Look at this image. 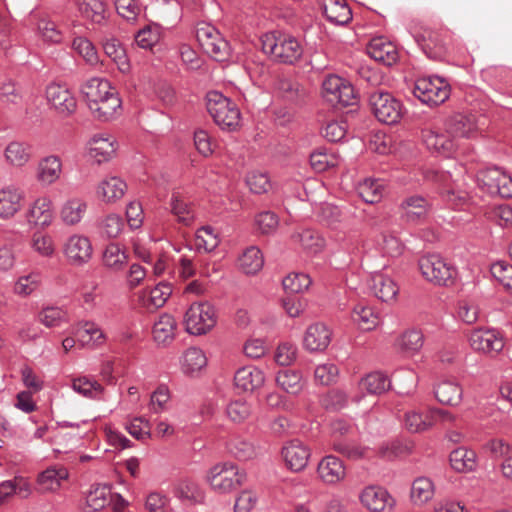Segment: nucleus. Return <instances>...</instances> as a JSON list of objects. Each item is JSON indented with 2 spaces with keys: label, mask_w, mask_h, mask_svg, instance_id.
<instances>
[{
  "label": "nucleus",
  "mask_w": 512,
  "mask_h": 512,
  "mask_svg": "<svg viewBox=\"0 0 512 512\" xmlns=\"http://www.w3.org/2000/svg\"><path fill=\"white\" fill-rule=\"evenodd\" d=\"M261 44L265 54L283 64H294L303 54V47L299 40L287 33H266L261 38Z\"/></svg>",
  "instance_id": "nucleus-1"
},
{
  "label": "nucleus",
  "mask_w": 512,
  "mask_h": 512,
  "mask_svg": "<svg viewBox=\"0 0 512 512\" xmlns=\"http://www.w3.org/2000/svg\"><path fill=\"white\" fill-rule=\"evenodd\" d=\"M206 107L214 122L222 129L235 131L241 120L237 105L221 92L213 90L206 94Z\"/></svg>",
  "instance_id": "nucleus-2"
},
{
  "label": "nucleus",
  "mask_w": 512,
  "mask_h": 512,
  "mask_svg": "<svg viewBox=\"0 0 512 512\" xmlns=\"http://www.w3.org/2000/svg\"><path fill=\"white\" fill-rule=\"evenodd\" d=\"M246 479V473L233 463H220L212 467L207 474V481L213 490L228 493L238 488Z\"/></svg>",
  "instance_id": "nucleus-3"
},
{
  "label": "nucleus",
  "mask_w": 512,
  "mask_h": 512,
  "mask_svg": "<svg viewBox=\"0 0 512 512\" xmlns=\"http://www.w3.org/2000/svg\"><path fill=\"white\" fill-rule=\"evenodd\" d=\"M369 104L375 117L382 123L393 125L403 116V106L389 92L374 90L369 94Z\"/></svg>",
  "instance_id": "nucleus-4"
},
{
  "label": "nucleus",
  "mask_w": 512,
  "mask_h": 512,
  "mask_svg": "<svg viewBox=\"0 0 512 512\" xmlns=\"http://www.w3.org/2000/svg\"><path fill=\"white\" fill-rule=\"evenodd\" d=\"M413 94L422 103L437 106L449 98L450 87L438 76L420 77L415 81Z\"/></svg>",
  "instance_id": "nucleus-5"
},
{
  "label": "nucleus",
  "mask_w": 512,
  "mask_h": 512,
  "mask_svg": "<svg viewBox=\"0 0 512 512\" xmlns=\"http://www.w3.org/2000/svg\"><path fill=\"white\" fill-rule=\"evenodd\" d=\"M216 324L214 307L208 302L193 303L185 313L184 326L191 335H204Z\"/></svg>",
  "instance_id": "nucleus-6"
},
{
  "label": "nucleus",
  "mask_w": 512,
  "mask_h": 512,
  "mask_svg": "<svg viewBox=\"0 0 512 512\" xmlns=\"http://www.w3.org/2000/svg\"><path fill=\"white\" fill-rule=\"evenodd\" d=\"M322 97L332 106H350L356 103L353 86L337 75H328L322 82Z\"/></svg>",
  "instance_id": "nucleus-7"
},
{
  "label": "nucleus",
  "mask_w": 512,
  "mask_h": 512,
  "mask_svg": "<svg viewBox=\"0 0 512 512\" xmlns=\"http://www.w3.org/2000/svg\"><path fill=\"white\" fill-rule=\"evenodd\" d=\"M422 142L427 151L436 157L451 158L458 149L457 141L446 132V128H425L421 131Z\"/></svg>",
  "instance_id": "nucleus-8"
},
{
  "label": "nucleus",
  "mask_w": 512,
  "mask_h": 512,
  "mask_svg": "<svg viewBox=\"0 0 512 512\" xmlns=\"http://www.w3.org/2000/svg\"><path fill=\"white\" fill-rule=\"evenodd\" d=\"M195 35L203 51L217 61L224 60L228 55V43L213 25L206 22L198 23Z\"/></svg>",
  "instance_id": "nucleus-9"
},
{
  "label": "nucleus",
  "mask_w": 512,
  "mask_h": 512,
  "mask_svg": "<svg viewBox=\"0 0 512 512\" xmlns=\"http://www.w3.org/2000/svg\"><path fill=\"white\" fill-rule=\"evenodd\" d=\"M477 182L490 195L512 198V177L498 167L480 170L477 174Z\"/></svg>",
  "instance_id": "nucleus-10"
},
{
  "label": "nucleus",
  "mask_w": 512,
  "mask_h": 512,
  "mask_svg": "<svg viewBox=\"0 0 512 512\" xmlns=\"http://www.w3.org/2000/svg\"><path fill=\"white\" fill-rule=\"evenodd\" d=\"M418 265L422 276L427 281L438 285H447L456 273L455 268L437 254L422 256Z\"/></svg>",
  "instance_id": "nucleus-11"
},
{
  "label": "nucleus",
  "mask_w": 512,
  "mask_h": 512,
  "mask_svg": "<svg viewBox=\"0 0 512 512\" xmlns=\"http://www.w3.org/2000/svg\"><path fill=\"white\" fill-rule=\"evenodd\" d=\"M62 251L68 263L73 266H83L90 261L93 255L90 239L78 233L67 237L63 243Z\"/></svg>",
  "instance_id": "nucleus-12"
},
{
  "label": "nucleus",
  "mask_w": 512,
  "mask_h": 512,
  "mask_svg": "<svg viewBox=\"0 0 512 512\" xmlns=\"http://www.w3.org/2000/svg\"><path fill=\"white\" fill-rule=\"evenodd\" d=\"M45 97L49 106L63 117L74 114L77 109V100L65 85L50 83L45 89Z\"/></svg>",
  "instance_id": "nucleus-13"
},
{
  "label": "nucleus",
  "mask_w": 512,
  "mask_h": 512,
  "mask_svg": "<svg viewBox=\"0 0 512 512\" xmlns=\"http://www.w3.org/2000/svg\"><path fill=\"white\" fill-rule=\"evenodd\" d=\"M436 180L443 183L442 198L453 209L463 207L469 200V193L464 188V179L455 178L450 172H442Z\"/></svg>",
  "instance_id": "nucleus-14"
},
{
  "label": "nucleus",
  "mask_w": 512,
  "mask_h": 512,
  "mask_svg": "<svg viewBox=\"0 0 512 512\" xmlns=\"http://www.w3.org/2000/svg\"><path fill=\"white\" fill-rule=\"evenodd\" d=\"M444 127L456 141L458 138H473L480 130L478 117L471 113H455L449 116L444 122Z\"/></svg>",
  "instance_id": "nucleus-15"
},
{
  "label": "nucleus",
  "mask_w": 512,
  "mask_h": 512,
  "mask_svg": "<svg viewBox=\"0 0 512 512\" xmlns=\"http://www.w3.org/2000/svg\"><path fill=\"white\" fill-rule=\"evenodd\" d=\"M117 148L116 138L107 132L94 134L86 145L88 156L98 164L109 161Z\"/></svg>",
  "instance_id": "nucleus-16"
},
{
  "label": "nucleus",
  "mask_w": 512,
  "mask_h": 512,
  "mask_svg": "<svg viewBox=\"0 0 512 512\" xmlns=\"http://www.w3.org/2000/svg\"><path fill=\"white\" fill-rule=\"evenodd\" d=\"M361 504L371 512H391L395 500L389 492L380 486H368L360 494Z\"/></svg>",
  "instance_id": "nucleus-17"
},
{
  "label": "nucleus",
  "mask_w": 512,
  "mask_h": 512,
  "mask_svg": "<svg viewBox=\"0 0 512 512\" xmlns=\"http://www.w3.org/2000/svg\"><path fill=\"white\" fill-rule=\"evenodd\" d=\"M25 218L29 225L47 228L54 221L53 202L48 196L36 198L28 207Z\"/></svg>",
  "instance_id": "nucleus-18"
},
{
  "label": "nucleus",
  "mask_w": 512,
  "mask_h": 512,
  "mask_svg": "<svg viewBox=\"0 0 512 512\" xmlns=\"http://www.w3.org/2000/svg\"><path fill=\"white\" fill-rule=\"evenodd\" d=\"M473 350L486 354L498 353L504 347L501 333L495 329H475L469 336Z\"/></svg>",
  "instance_id": "nucleus-19"
},
{
  "label": "nucleus",
  "mask_w": 512,
  "mask_h": 512,
  "mask_svg": "<svg viewBox=\"0 0 512 512\" xmlns=\"http://www.w3.org/2000/svg\"><path fill=\"white\" fill-rule=\"evenodd\" d=\"M399 208L404 221L419 223L427 218L432 203L421 195H411L402 200Z\"/></svg>",
  "instance_id": "nucleus-20"
},
{
  "label": "nucleus",
  "mask_w": 512,
  "mask_h": 512,
  "mask_svg": "<svg viewBox=\"0 0 512 512\" xmlns=\"http://www.w3.org/2000/svg\"><path fill=\"white\" fill-rule=\"evenodd\" d=\"M25 194L22 189L14 185H7L0 189V218L9 220L23 207Z\"/></svg>",
  "instance_id": "nucleus-21"
},
{
  "label": "nucleus",
  "mask_w": 512,
  "mask_h": 512,
  "mask_svg": "<svg viewBox=\"0 0 512 512\" xmlns=\"http://www.w3.org/2000/svg\"><path fill=\"white\" fill-rule=\"evenodd\" d=\"M317 475L326 485H336L345 479L346 467L338 457L327 455L318 463Z\"/></svg>",
  "instance_id": "nucleus-22"
},
{
  "label": "nucleus",
  "mask_w": 512,
  "mask_h": 512,
  "mask_svg": "<svg viewBox=\"0 0 512 512\" xmlns=\"http://www.w3.org/2000/svg\"><path fill=\"white\" fill-rule=\"evenodd\" d=\"M282 456L287 467L298 472L307 466L311 451L301 441L292 440L282 448Z\"/></svg>",
  "instance_id": "nucleus-23"
},
{
  "label": "nucleus",
  "mask_w": 512,
  "mask_h": 512,
  "mask_svg": "<svg viewBox=\"0 0 512 512\" xmlns=\"http://www.w3.org/2000/svg\"><path fill=\"white\" fill-rule=\"evenodd\" d=\"M82 94L86 100L87 106L93 102L98 103V97L101 101H109L112 97H119L117 90L111 86L110 82L102 78H92L82 86Z\"/></svg>",
  "instance_id": "nucleus-24"
},
{
  "label": "nucleus",
  "mask_w": 512,
  "mask_h": 512,
  "mask_svg": "<svg viewBox=\"0 0 512 512\" xmlns=\"http://www.w3.org/2000/svg\"><path fill=\"white\" fill-rule=\"evenodd\" d=\"M178 324L175 318L169 314L160 315L152 327V336L158 346L170 345L176 336Z\"/></svg>",
  "instance_id": "nucleus-25"
},
{
  "label": "nucleus",
  "mask_w": 512,
  "mask_h": 512,
  "mask_svg": "<svg viewBox=\"0 0 512 512\" xmlns=\"http://www.w3.org/2000/svg\"><path fill=\"white\" fill-rule=\"evenodd\" d=\"M371 289L383 302L394 301L399 293L396 281L387 273L377 271L371 275Z\"/></svg>",
  "instance_id": "nucleus-26"
},
{
  "label": "nucleus",
  "mask_w": 512,
  "mask_h": 512,
  "mask_svg": "<svg viewBox=\"0 0 512 512\" xmlns=\"http://www.w3.org/2000/svg\"><path fill=\"white\" fill-rule=\"evenodd\" d=\"M331 331L322 323L310 325L304 335L303 345L311 352L324 351L331 342Z\"/></svg>",
  "instance_id": "nucleus-27"
},
{
  "label": "nucleus",
  "mask_w": 512,
  "mask_h": 512,
  "mask_svg": "<svg viewBox=\"0 0 512 512\" xmlns=\"http://www.w3.org/2000/svg\"><path fill=\"white\" fill-rule=\"evenodd\" d=\"M71 334L76 337L82 346H100L106 340V336L101 328L91 321L77 323L72 328Z\"/></svg>",
  "instance_id": "nucleus-28"
},
{
  "label": "nucleus",
  "mask_w": 512,
  "mask_h": 512,
  "mask_svg": "<svg viewBox=\"0 0 512 512\" xmlns=\"http://www.w3.org/2000/svg\"><path fill=\"white\" fill-rule=\"evenodd\" d=\"M71 388L77 394L96 401L106 400V389L95 378L83 375L72 379Z\"/></svg>",
  "instance_id": "nucleus-29"
},
{
  "label": "nucleus",
  "mask_w": 512,
  "mask_h": 512,
  "mask_svg": "<svg viewBox=\"0 0 512 512\" xmlns=\"http://www.w3.org/2000/svg\"><path fill=\"white\" fill-rule=\"evenodd\" d=\"M32 158L31 145L28 142L13 140L4 149L5 162L15 168L24 167Z\"/></svg>",
  "instance_id": "nucleus-30"
},
{
  "label": "nucleus",
  "mask_w": 512,
  "mask_h": 512,
  "mask_svg": "<svg viewBox=\"0 0 512 512\" xmlns=\"http://www.w3.org/2000/svg\"><path fill=\"white\" fill-rule=\"evenodd\" d=\"M291 239L308 255H316L325 247L324 238L317 231L309 228L295 231Z\"/></svg>",
  "instance_id": "nucleus-31"
},
{
  "label": "nucleus",
  "mask_w": 512,
  "mask_h": 512,
  "mask_svg": "<svg viewBox=\"0 0 512 512\" xmlns=\"http://www.w3.org/2000/svg\"><path fill=\"white\" fill-rule=\"evenodd\" d=\"M265 381L264 373L255 366L239 368L234 376L235 386L245 392L260 388Z\"/></svg>",
  "instance_id": "nucleus-32"
},
{
  "label": "nucleus",
  "mask_w": 512,
  "mask_h": 512,
  "mask_svg": "<svg viewBox=\"0 0 512 512\" xmlns=\"http://www.w3.org/2000/svg\"><path fill=\"white\" fill-rule=\"evenodd\" d=\"M449 462L456 472H474L478 467V456L474 450L462 446L450 452Z\"/></svg>",
  "instance_id": "nucleus-33"
},
{
  "label": "nucleus",
  "mask_w": 512,
  "mask_h": 512,
  "mask_svg": "<svg viewBox=\"0 0 512 512\" xmlns=\"http://www.w3.org/2000/svg\"><path fill=\"white\" fill-rule=\"evenodd\" d=\"M62 174V161L57 155L42 158L37 167V180L46 186L58 181Z\"/></svg>",
  "instance_id": "nucleus-34"
},
{
  "label": "nucleus",
  "mask_w": 512,
  "mask_h": 512,
  "mask_svg": "<svg viewBox=\"0 0 512 512\" xmlns=\"http://www.w3.org/2000/svg\"><path fill=\"white\" fill-rule=\"evenodd\" d=\"M171 294V285L167 282H160L151 289L142 290L139 293V301L147 309H157L166 303Z\"/></svg>",
  "instance_id": "nucleus-35"
},
{
  "label": "nucleus",
  "mask_w": 512,
  "mask_h": 512,
  "mask_svg": "<svg viewBox=\"0 0 512 512\" xmlns=\"http://www.w3.org/2000/svg\"><path fill=\"white\" fill-rule=\"evenodd\" d=\"M88 208L87 202L80 197L67 199L60 208V219L67 226L79 224Z\"/></svg>",
  "instance_id": "nucleus-36"
},
{
  "label": "nucleus",
  "mask_w": 512,
  "mask_h": 512,
  "mask_svg": "<svg viewBox=\"0 0 512 512\" xmlns=\"http://www.w3.org/2000/svg\"><path fill=\"white\" fill-rule=\"evenodd\" d=\"M206 366L207 357L198 347H189L180 358L181 371L188 376H197Z\"/></svg>",
  "instance_id": "nucleus-37"
},
{
  "label": "nucleus",
  "mask_w": 512,
  "mask_h": 512,
  "mask_svg": "<svg viewBox=\"0 0 512 512\" xmlns=\"http://www.w3.org/2000/svg\"><path fill=\"white\" fill-rule=\"evenodd\" d=\"M127 190L125 181L117 176L104 178L98 185L97 195L106 203L121 199Z\"/></svg>",
  "instance_id": "nucleus-38"
},
{
  "label": "nucleus",
  "mask_w": 512,
  "mask_h": 512,
  "mask_svg": "<svg viewBox=\"0 0 512 512\" xmlns=\"http://www.w3.org/2000/svg\"><path fill=\"white\" fill-rule=\"evenodd\" d=\"M77 11L84 19L102 24L106 20V3L104 0H73Z\"/></svg>",
  "instance_id": "nucleus-39"
},
{
  "label": "nucleus",
  "mask_w": 512,
  "mask_h": 512,
  "mask_svg": "<svg viewBox=\"0 0 512 512\" xmlns=\"http://www.w3.org/2000/svg\"><path fill=\"white\" fill-rule=\"evenodd\" d=\"M367 54L377 62L385 65H392L397 60V52L390 42H386L382 38L371 40L367 46Z\"/></svg>",
  "instance_id": "nucleus-40"
},
{
  "label": "nucleus",
  "mask_w": 512,
  "mask_h": 512,
  "mask_svg": "<svg viewBox=\"0 0 512 512\" xmlns=\"http://www.w3.org/2000/svg\"><path fill=\"white\" fill-rule=\"evenodd\" d=\"M434 393L440 403L457 406L462 401L463 389L455 380H443L437 384Z\"/></svg>",
  "instance_id": "nucleus-41"
},
{
  "label": "nucleus",
  "mask_w": 512,
  "mask_h": 512,
  "mask_svg": "<svg viewBox=\"0 0 512 512\" xmlns=\"http://www.w3.org/2000/svg\"><path fill=\"white\" fill-rule=\"evenodd\" d=\"M93 117L99 121H110L121 114L122 101L120 97H112L109 101H101L98 97L97 102H93L88 107Z\"/></svg>",
  "instance_id": "nucleus-42"
},
{
  "label": "nucleus",
  "mask_w": 512,
  "mask_h": 512,
  "mask_svg": "<svg viewBox=\"0 0 512 512\" xmlns=\"http://www.w3.org/2000/svg\"><path fill=\"white\" fill-rule=\"evenodd\" d=\"M351 318L353 322L364 331L374 329L380 322L379 314L372 306L364 302H360L354 306L351 312Z\"/></svg>",
  "instance_id": "nucleus-43"
},
{
  "label": "nucleus",
  "mask_w": 512,
  "mask_h": 512,
  "mask_svg": "<svg viewBox=\"0 0 512 512\" xmlns=\"http://www.w3.org/2000/svg\"><path fill=\"white\" fill-rule=\"evenodd\" d=\"M227 449L231 455L242 461L253 459L259 454V447L241 436L232 437L227 443Z\"/></svg>",
  "instance_id": "nucleus-44"
},
{
  "label": "nucleus",
  "mask_w": 512,
  "mask_h": 512,
  "mask_svg": "<svg viewBox=\"0 0 512 512\" xmlns=\"http://www.w3.org/2000/svg\"><path fill=\"white\" fill-rule=\"evenodd\" d=\"M391 387V381L381 372H372L361 378L358 383V389L361 393L366 392L371 395H379L386 392Z\"/></svg>",
  "instance_id": "nucleus-45"
},
{
  "label": "nucleus",
  "mask_w": 512,
  "mask_h": 512,
  "mask_svg": "<svg viewBox=\"0 0 512 512\" xmlns=\"http://www.w3.org/2000/svg\"><path fill=\"white\" fill-rule=\"evenodd\" d=\"M68 478L63 466H51L38 476V485L43 492H53L60 488L61 482Z\"/></svg>",
  "instance_id": "nucleus-46"
},
{
  "label": "nucleus",
  "mask_w": 512,
  "mask_h": 512,
  "mask_svg": "<svg viewBox=\"0 0 512 512\" xmlns=\"http://www.w3.org/2000/svg\"><path fill=\"white\" fill-rule=\"evenodd\" d=\"M264 265L261 250L256 246L246 248L238 258L239 269L247 275L259 272Z\"/></svg>",
  "instance_id": "nucleus-47"
},
{
  "label": "nucleus",
  "mask_w": 512,
  "mask_h": 512,
  "mask_svg": "<svg viewBox=\"0 0 512 512\" xmlns=\"http://www.w3.org/2000/svg\"><path fill=\"white\" fill-rule=\"evenodd\" d=\"M103 49L105 54L117 65L121 72L129 71L130 63L126 51L118 39H106L103 42Z\"/></svg>",
  "instance_id": "nucleus-48"
},
{
  "label": "nucleus",
  "mask_w": 512,
  "mask_h": 512,
  "mask_svg": "<svg viewBox=\"0 0 512 512\" xmlns=\"http://www.w3.org/2000/svg\"><path fill=\"white\" fill-rule=\"evenodd\" d=\"M170 210L178 222L185 226L191 225L195 219L192 207L184 202L179 191H173L171 194Z\"/></svg>",
  "instance_id": "nucleus-49"
},
{
  "label": "nucleus",
  "mask_w": 512,
  "mask_h": 512,
  "mask_svg": "<svg viewBox=\"0 0 512 512\" xmlns=\"http://www.w3.org/2000/svg\"><path fill=\"white\" fill-rule=\"evenodd\" d=\"M357 192L364 202L375 204L383 197L384 185L380 180L367 178L358 184Z\"/></svg>",
  "instance_id": "nucleus-50"
},
{
  "label": "nucleus",
  "mask_w": 512,
  "mask_h": 512,
  "mask_svg": "<svg viewBox=\"0 0 512 512\" xmlns=\"http://www.w3.org/2000/svg\"><path fill=\"white\" fill-rule=\"evenodd\" d=\"M103 265L113 271H119L127 264L126 252L115 243L106 246L102 256Z\"/></svg>",
  "instance_id": "nucleus-51"
},
{
  "label": "nucleus",
  "mask_w": 512,
  "mask_h": 512,
  "mask_svg": "<svg viewBox=\"0 0 512 512\" xmlns=\"http://www.w3.org/2000/svg\"><path fill=\"white\" fill-rule=\"evenodd\" d=\"M277 385L290 394H298L303 388L302 375L297 370L285 369L276 375Z\"/></svg>",
  "instance_id": "nucleus-52"
},
{
  "label": "nucleus",
  "mask_w": 512,
  "mask_h": 512,
  "mask_svg": "<svg viewBox=\"0 0 512 512\" xmlns=\"http://www.w3.org/2000/svg\"><path fill=\"white\" fill-rule=\"evenodd\" d=\"M429 416V409L424 412L409 411L405 415L404 425L406 429L412 433L426 431L433 426Z\"/></svg>",
  "instance_id": "nucleus-53"
},
{
  "label": "nucleus",
  "mask_w": 512,
  "mask_h": 512,
  "mask_svg": "<svg viewBox=\"0 0 512 512\" xmlns=\"http://www.w3.org/2000/svg\"><path fill=\"white\" fill-rule=\"evenodd\" d=\"M41 284V275L38 272H30L20 276L14 283L13 292L20 297H28L33 294Z\"/></svg>",
  "instance_id": "nucleus-54"
},
{
  "label": "nucleus",
  "mask_w": 512,
  "mask_h": 512,
  "mask_svg": "<svg viewBox=\"0 0 512 512\" xmlns=\"http://www.w3.org/2000/svg\"><path fill=\"white\" fill-rule=\"evenodd\" d=\"M219 245L218 234L211 226H203L197 230L194 246L198 251L211 252Z\"/></svg>",
  "instance_id": "nucleus-55"
},
{
  "label": "nucleus",
  "mask_w": 512,
  "mask_h": 512,
  "mask_svg": "<svg viewBox=\"0 0 512 512\" xmlns=\"http://www.w3.org/2000/svg\"><path fill=\"white\" fill-rule=\"evenodd\" d=\"M37 33L48 44H59L63 40V34L54 21L49 18H41L37 22Z\"/></svg>",
  "instance_id": "nucleus-56"
},
{
  "label": "nucleus",
  "mask_w": 512,
  "mask_h": 512,
  "mask_svg": "<svg viewBox=\"0 0 512 512\" xmlns=\"http://www.w3.org/2000/svg\"><path fill=\"white\" fill-rule=\"evenodd\" d=\"M110 493L111 489L108 486L95 487L86 496L87 506L95 512H108Z\"/></svg>",
  "instance_id": "nucleus-57"
},
{
  "label": "nucleus",
  "mask_w": 512,
  "mask_h": 512,
  "mask_svg": "<svg viewBox=\"0 0 512 512\" xmlns=\"http://www.w3.org/2000/svg\"><path fill=\"white\" fill-rule=\"evenodd\" d=\"M434 485L429 478H417L411 488V498L416 504H424L432 499Z\"/></svg>",
  "instance_id": "nucleus-58"
},
{
  "label": "nucleus",
  "mask_w": 512,
  "mask_h": 512,
  "mask_svg": "<svg viewBox=\"0 0 512 512\" xmlns=\"http://www.w3.org/2000/svg\"><path fill=\"white\" fill-rule=\"evenodd\" d=\"M282 285L287 293L298 294L311 285V279L304 273H290L282 280Z\"/></svg>",
  "instance_id": "nucleus-59"
},
{
  "label": "nucleus",
  "mask_w": 512,
  "mask_h": 512,
  "mask_svg": "<svg viewBox=\"0 0 512 512\" xmlns=\"http://www.w3.org/2000/svg\"><path fill=\"white\" fill-rule=\"evenodd\" d=\"M72 48L91 66L99 62L98 54L93 44L85 37H75Z\"/></svg>",
  "instance_id": "nucleus-60"
},
{
  "label": "nucleus",
  "mask_w": 512,
  "mask_h": 512,
  "mask_svg": "<svg viewBox=\"0 0 512 512\" xmlns=\"http://www.w3.org/2000/svg\"><path fill=\"white\" fill-rule=\"evenodd\" d=\"M31 247L37 254L45 258H51L55 253L53 238L40 232H35L32 235Z\"/></svg>",
  "instance_id": "nucleus-61"
},
{
  "label": "nucleus",
  "mask_w": 512,
  "mask_h": 512,
  "mask_svg": "<svg viewBox=\"0 0 512 512\" xmlns=\"http://www.w3.org/2000/svg\"><path fill=\"white\" fill-rule=\"evenodd\" d=\"M399 348L408 354L418 352L423 346V334L418 330H409L398 339Z\"/></svg>",
  "instance_id": "nucleus-62"
},
{
  "label": "nucleus",
  "mask_w": 512,
  "mask_h": 512,
  "mask_svg": "<svg viewBox=\"0 0 512 512\" xmlns=\"http://www.w3.org/2000/svg\"><path fill=\"white\" fill-rule=\"evenodd\" d=\"M492 276L507 290L512 292V265L505 261H497L490 268Z\"/></svg>",
  "instance_id": "nucleus-63"
},
{
  "label": "nucleus",
  "mask_w": 512,
  "mask_h": 512,
  "mask_svg": "<svg viewBox=\"0 0 512 512\" xmlns=\"http://www.w3.org/2000/svg\"><path fill=\"white\" fill-rule=\"evenodd\" d=\"M279 225L278 216L272 211H263L255 216V226L262 234L274 233Z\"/></svg>",
  "instance_id": "nucleus-64"
}]
</instances>
